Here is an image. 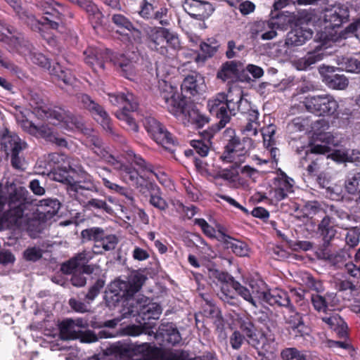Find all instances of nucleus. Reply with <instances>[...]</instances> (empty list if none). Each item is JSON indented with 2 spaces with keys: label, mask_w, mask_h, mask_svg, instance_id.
Listing matches in <instances>:
<instances>
[{
  "label": "nucleus",
  "mask_w": 360,
  "mask_h": 360,
  "mask_svg": "<svg viewBox=\"0 0 360 360\" xmlns=\"http://www.w3.org/2000/svg\"><path fill=\"white\" fill-rule=\"evenodd\" d=\"M145 277L141 274H135L131 276L128 281L117 280L111 283L108 290L105 292L104 300L106 306L112 309L120 302L124 306L130 307L131 297L141 289Z\"/></svg>",
  "instance_id": "obj_1"
},
{
  "label": "nucleus",
  "mask_w": 360,
  "mask_h": 360,
  "mask_svg": "<svg viewBox=\"0 0 360 360\" xmlns=\"http://www.w3.org/2000/svg\"><path fill=\"white\" fill-rule=\"evenodd\" d=\"M243 90L238 86L229 89L227 94L219 93L207 102V108L211 114L219 120V128H223L234 116L236 107L243 99Z\"/></svg>",
  "instance_id": "obj_2"
},
{
  "label": "nucleus",
  "mask_w": 360,
  "mask_h": 360,
  "mask_svg": "<svg viewBox=\"0 0 360 360\" xmlns=\"http://www.w3.org/2000/svg\"><path fill=\"white\" fill-rule=\"evenodd\" d=\"M143 30L148 47L161 55H167L169 49L176 51L180 48L178 35L169 29L163 27L147 26Z\"/></svg>",
  "instance_id": "obj_3"
},
{
  "label": "nucleus",
  "mask_w": 360,
  "mask_h": 360,
  "mask_svg": "<svg viewBox=\"0 0 360 360\" xmlns=\"http://www.w3.org/2000/svg\"><path fill=\"white\" fill-rule=\"evenodd\" d=\"M36 113L53 124H60L68 131L77 130L82 132L86 128L81 117L75 116L70 112L59 107L40 106L36 109Z\"/></svg>",
  "instance_id": "obj_4"
},
{
  "label": "nucleus",
  "mask_w": 360,
  "mask_h": 360,
  "mask_svg": "<svg viewBox=\"0 0 360 360\" xmlns=\"http://www.w3.org/2000/svg\"><path fill=\"white\" fill-rule=\"evenodd\" d=\"M162 314V308L160 304L151 302L146 297H142L137 300H133L130 307H124L122 310V319L136 316V321L141 325L147 324V321L157 320Z\"/></svg>",
  "instance_id": "obj_5"
},
{
  "label": "nucleus",
  "mask_w": 360,
  "mask_h": 360,
  "mask_svg": "<svg viewBox=\"0 0 360 360\" xmlns=\"http://www.w3.org/2000/svg\"><path fill=\"white\" fill-rule=\"evenodd\" d=\"M110 102L117 106H122V109L115 112L117 118L122 121L129 130L137 131L139 127L130 112H134L138 109L139 103L136 98L131 93H114L109 94Z\"/></svg>",
  "instance_id": "obj_6"
},
{
  "label": "nucleus",
  "mask_w": 360,
  "mask_h": 360,
  "mask_svg": "<svg viewBox=\"0 0 360 360\" xmlns=\"http://www.w3.org/2000/svg\"><path fill=\"white\" fill-rule=\"evenodd\" d=\"M42 12L44 16L41 22L37 20L33 15H30L25 11L21 13L20 12L18 15L20 18L31 25L32 29H37L39 32H41V27L44 26L58 30L59 25L63 23V16L68 13V9L63 4L56 2V5H52Z\"/></svg>",
  "instance_id": "obj_7"
},
{
  "label": "nucleus",
  "mask_w": 360,
  "mask_h": 360,
  "mask_svg": "<svg viewBox=\"0 0 360 360\" xmlns=\"http://www.w3.org/2000/svg\"><path fill=\"white\" fill-rule=\"evenodd\" d=\"M81 236L84 241H94L92 252L96 255L115 250L119 243V238L115 234L98 226L82 230Z\"/></svg>",
  "instance_id": "obj_8"
},
{
  "label": "nucleus",
  "mask_w": 360,
  "mask_h": 360,
  "mask_svg": "<svg viewBox=\"0 0 360 360\" xmlns=\"http://www.w3.org/2000/svg\"><path fill=\"white\" fill-rule=\"evenodd\" d=\"M82 320H77V322L72 319L63 321L59 325L60 338L64 340L80 339L82 342L92 343L98 341V338L112 337L111 333L105 330H101L98 335L91 330L82 333Z\"/></svg>",
  "instance_id": "obj_9"
},
{
  "label": "nucleus",
  "mask_w": 360,
  "mask_h": 360,
  "mask_svg": "<svg viewBox=\"0 0 360 360\" xmlns=\"http://www.w3.org/2000/svg\"><path fill=\"white\" fill-rule=\"evenodd\" d=\"M301 107L317 116L333 115L338 108V102L329 94L309 96L300 103Z\"/></svg>",
  "instance_id": "obj_10"
},
{
  "label": "nucleus",
  "mask_w": 360,
  "mask_h": 360,
  "mask_svg": "<svg viewBox=\"0 0 360 360\" xmlns=\"http://www.w3.org/2000/svg\"><path fill=\"white\" fill-rule=\"evenodd\" d=\"M240 329L246 335L248 342L259 351H268L269 343L274 341V337L264 333H257V329L253 322L249 318L240 319Z\"/></svg>",
  "instance_id": "obj_11"
},
{
  "label": "nucleus",
  "mask_w": 360,
  "mask_h": 360,
  "mask_svg": "<svg viewBox=\"0 0 360 360\" xmlns=\"http://www.w3.org/2000/svg\"><path fill=\"white\" fill-rule=\"evenodd\" d=\"M160 92L164 107L174 116L182 115L183 106L186 101L178 92L177 88L163 81L160 84Z\"/></svg>",
  "instance_id": "obj_12"
},
{
  "label": "nucleus",
  "mask_w": 360,
  "mask_h": 360,
  "mask_svg": "<svg viewBox=\"0 0 360 360\" xmlns=\"http://www.w3.org/2000/svg\"><path fill=\"white\" fill-rule=\"evenodd\" d=\"M209 276L211 278L219 282V289L217 292V297L225 304L235 306L238 303L236 291L232 286L233 278L229 274L217 269L210 270Z\"/></svg>",
  "instance_id": "obj_13"
},
{
  "label": "nucleus",
  "mask_w": 360,
  "mask_h": 360,
  "mask_svg": "<svg viewBox=\"0 0 360 360\" xmlns=\"http://www.w3.org/2000/svg\"><path fill=\"white\" fill-rule=\"evenodd\" d=\"M255 146V141L250 137H244L243 141L236 136L231 137L225 146V158L231 159L236 165L244 162L248 152Z\"/></svg>",
  "instance_id": "obj_14"
},
{
  "label": "nucleus",
  "mask_w": 360,
  "mask_h": 360,
  "mask_svg": "<svg viewBox=\"0 0 360 360\" xmlns=\"http://www.w3.org/2000/svg\"><path fill=\"white\" fill-rule=\"evenodd\" d=\"M77 98L81 106L89 110L94 119L101 124L106 131L110 134L113 133L110 118L101 105L96 103L86 94H78Z\"/></svg>",
  "instance_id": "obj_15"
},
{
  "label": "nucleus",
  "mask_w": 360,
  "mask_h": 360,
  "mask_svg": "<svg viewBox=\"0 0 360 360\" xmlns=\"http://www.w3.org/2000/svg\"><path fill=\"white\" fill-rule=\"evenodd\" d=\"M143 125L148 134L158 144L167 149L175 144L172 135L154 117H146Z\"/></svg>",
  "instance_id": "obj_16"
},
{
  "label": "nucleus",
  "mask_w": 360,
  "mask_h": 360,
  "mask_svg": "<svg viewBox=\"0 0 360 360\" xmlns=\"http://www.w3.org/2000/svg\"><path fill=\"white\" fill-rule=\"evenodd\" d=\"M330 148L326 145L316 144L304 152L305 155L300 159V166L305 169L309 175H314L319 169L320 162L324 160L325 155L329 153Z\"/></svg>",
  "instance_id": "obj_17"
},
{
  "label": "nucleus",
  "mask_w": 360,
  "mask_h": 360,
  "mask_svg": "<svg viewBox=\"0 0 360 360\" xmlns=\"http://www.w3.org/2000/svg\"><path fill=\"white\" fill-rule=\"evenodd\" d=\"M264 282L252 281L249 283V288L242 285L239 282L232 281L233 288L238 295L242 297L245 301L248 302L255 307H257L261 302L262 296L259 294L262 292V286Z\"/></svg>",
  "instance_id": "obj_18"
},
{
  "label": "nucleus",
  "mask_w": 360,
  "mask_h": 360,
  "mask_svg": "<svg viewBox=\"0 0 360 360\" xmlns=\"http://www.w3.org/2000/svg\"><path fill=\"white\" fill-rule=\"evenodd\" d=\"M151 345L150 343L143 342L141 344H136L134 347L131 348L129 344L122 342H117L111 345L106 349V354L115 356V358L120 359H125L131 356L132 354V350H134L137 353L147 355L151 351Z\"/></svg>",
  "instance_id": "obj_19"
},
{
  "label": "nucleus",
  "mask_w": 360,
  "mask_h": 360,
  "mask_svg": "<svg viewBox=\"0 0 360 360\" xmlns=\"http://www.w3.org/2000/svg\"><path fill=\"white\" fill-rule=\"evenodd\" d=\"M183 8L192 18L198 20L208 18L214 11L213 5L204 0H184Z\"/></svg>",
  "instance_id": "obj_20"
},
{
  "label": "nucleus",
  "mask_w": 360,
  "mask_h": 360,
  "mask_svg": "<svg viewBox=\"0 0 360 360\" xmlns=\"http://www.w3.org/2000/svg\"><path fill=\"white\" fill-rule=\"evenodd\" d=\"M182 111V115L175 117L181 120L185 125L191 124L197 128H202L210 122L209 117L201 112L195 105L188 104L186 101Z\"/></svg>",
  "instance_id": "obj_21"
},
{
  "label": "nucleus",
  "mask_w": 360,
  "mask_h": 360,
  "mask_svg": "<svg viewBox=\"0 0 360 360\" xmlns=\"http://www.w3.org/2000/svg\"><path fill=\"white\" fill-rule=\"evenodd\" d=\"M259 294L262 296L261 302H265L271 306L277 305L278 307L292 308L289 295L283 290L279 288L266 290V285L264 283L262 292Z\"/></svg>",
  "instance_id": "obj_22"
},
{
  "label": "nucleus",
  "mask_w": 360,
  "mask_h": 360,
  "mask_svg": "<svg viewBox=\"0 0 360 360\" xmlns=\"http://www.w3.org/2000/svg\"><path fill=\"white\" fill-rule=\"evenodd\" d=\"M348 18L349 10L347 6L342 4L335 5L325 11L323 16L325 27L331 29L339 27L348 20Z\"/></svg>",
  "instance_id": "obj_23"
},
{
  "label": "nucleus",
  "mask_w": 360,
  "mask_h": 360,
  "mask_svg": "<svg viewBox=\"0 0 360 360\" xmlns=\"http://www.w3.org/2000/svg\"><path fill=\"white\" fill-rule=\"evenodd\" d=\"M82 133L86 136L85 144L103 161L108 163L113 160V156L103 146V143L96 134L91 129L86 127Z\"/></svg>",
  "instance_id": "obj_24"
},
{
  "label": "nucleus",
  "mask_w": 360,
  "mask_h": 360,
  "mask_svg": "<svg viewBox=\"0 0 360 360\" xmlns=\"http://www.w3.org/2000/svg\"><path fill=\"white\" fill-rule=\"evenodd\" d=\"M70 195L80 202H85L89 196L87 192L98 193L99 189L97 184H91L88 181H76L73 179L70 187H67Z\"/></svg>",
  "instance_id": "obj_25"
},
{
  "label": "nucleus",
  "mask_w": 360,
  "mask_h": 360,
  "mask_svg": "<svg viewBox=\"0 0 360 360\" xmlns=\"http://www.w3.org/2000/svg\"><path fill=\"white\" fill-rule=\"evenodd\" d=\"M1 146L7 153H20L26 146V143L15 133L4 129L0 131Z\"/></svg>",
  "instance_id": "obj_26"
},
{
  "label": "nucleus",
  "mask_w": 360,
  "mask_h": 360,
  "mask_svg": "<svg viewBox=\"0 0 360 360\" xmlns=\"http://www.w3.org/2000/svg\"><path fill=\"white\" fill-rule=\"evenodd\" d=\"M217 239L224 244L225 248L231 249L236 255L239 257L248 256L250 248L245 242L226 235L221 231H218Z\"/></svg>",
  "instance_id": "obj_27"
},
{
  "label": "nucleus",
  "mask_w": 360,
  "mask_h": 360,
  "mask_svg": "<svg viewBox=\"0 0 360 360\" xmlns=\"http://www.w3.org/2000/svg\"><path fill=\"white\" fill-rule=\"evenodd\" d=\"M108 163L112 165L115 169L119 171L120 175L124 181L131 185L138 184L140 174L132 166L123 164L115 156H113V160H109Z\"/></svg>",
  "instance_id": "obj_28"
},
{
  "label": "nucleus",
  "mask_w": 360,
  "mask_h": 360,
  "mask_svg": "<svg viewBox=\"0 0 360 360\" xmlns=\"http://www.w3.org/2000/svg\"><path fill=\"white\" fill-rule=\"evenodd\" d=\"M74 160L65 154L53 153L46 157L44 167L48 173L61 167H69L76 171L77 168L74 167Z\"/></svg>",
  "instance_id": "obj_29"
},
{
  "label": "nucleus",
  "mask_w": 360,
  "mask_h": 360,
  "mask_svg": "<svg viewBox=\"0 0 360 360\" xmlns=\"http://www.w3.org/2000/svg\"><path fill=\"white\" fill-rule=\"evenodd\" d=\"M250 37L253 39L270 40L276 37L277 32L271 25L270 20L257 21L252 24L250 29Z\"/></svg>",
  "instance_id": "obj_30"
},
{
  "label": "nucleus",
  "mask_w": 360,
  "mask_h": 360,
  "mask_svg": "<svg viewBox=\"0 0 360 360\" xmlns=\"http://www.w3.org/2000/svg\"><path fill=\"white\" fill-rule=\"evenodd\" d=\"M336 301V295L333 292H327L325 295L313 293L311 295V302L315 311L318 313L324 314L327 311H330V307L335 305Z\"/></svg>",
  "instance_id": "obj_31"
},
{
  "label": "nucleus",
  "mask_w": 360,
  "mask_h": 360,
  "mask_svg": "<svg viewBox=\"0 0 360 360\" xmlns=\"http://www.w3.org/2000/svg\"><path fill=\"white\" fill-rule=\"evenodd\" d=\"M317 233L323 240V246L328 248L337 233L332 217L326 215L318 224Z\"/></svg>",
  "instance_id": "obj_32"
},
{
  "label": "nucleus",
  "mask_w": 360,
  "mask_h": 360,
  "mask_svg": "<svg viewBox=\"0 0 360 360\" xmlns=\"http://www.w3.org/2000/svg\"><path fill=\"white\" fill-rule=\"evenodd\" d=\"M323 46L318 45L313 51H309L304 57L295 62L296 68L299 70H306L311 65L321 60L325 56Z\"/></svg>",
  "instance_id": "obj_33"
},
{
  "label": "nucleus",
  "mask_w": 360,
  "mask_h": 360,
  "mask_svg": "<svg viewBox=\"0 0 360 360\" xmlns=\"http://www.w3.org/2000/svg\"><path fill=\"white\" fill-rule=\"evenodd\" d=\"M321 320L340 338L347 335V325L338 313L327 311L321 316Z\"/></svg>",
  "instance_id": "obj_34"
},
{
  "label": "nucleus",
  "mask_w": 360,
  "mask_h": 360,
  "mask_svg": "<svg viewBox=\"0 0 360 360\" xmlns=\"http://www.w3.org/2000/svg\"><path fill=\"white\" fill-rule=\"evenodd\" d=\"M92 252L89 251H83L82 252L79 253L74 259H71L68 264H64L62 267L63 271H65L66 273H72V269H77L79 266H83L82 267V274L84 273L90 274L93 271V268L91 266L86 265L84 264L87 263L92 258Z\"/></svg>",
  "instance_id": "obj_35"
},
{
  "label": "nucleus",
  "mask_w": 360,
  "mask_h": 360,
  "mask_svg": "<svg viewBox=\"0 0 360 360\" xmlns=\"http://www.w3.org/2000/svg\"><path fill=\"white\" fill-rule=\"evenodd\" d=\"M204 78L199 74L188 75L183 81L181 89L192 96L200 94L205 89Z\"/></svg>",
  "instance_id": "obj_36"
},
{
  "label": "nucleus",
  "mask_w": 360,
  "mask_h": 360,
  "mask_svg": "<svg viewBox=\"0 0 360 360\" xmlns=\"http://www.w3.org/2000/svg\"><path fill=\"white\" fill-rule=\"evenodd\" d=\"M240 65L241 63L238 61H226L221 65L217 72V77L223 82H233L238 77Z\"/></svg>",
  "instance_id": "obj_37"
},
{
  "label": "nucleus",
  "mask_w": 360,
  "mask_h": 360,
  "mask_svg": "<svg viewBox=\"0 0 360 360\" xmlns=\"http://www.w3.org/2000/svg\"><path fill=\"white\" fill-rule=\"evenodd\" d=\"M312 34L313 32L309 29L296 27L288 33L285 44L288 46H302L312 37Z\"/></svg>",
  "instance_id": "obj_38"
},
{
  "label": "nucleus",
  "mask_w": 360,
  "mask_h": 360,
  "mask_svg": "<svg viewBox=\"0 0 360 360\" xmlns=\"http://www.w3.org/2000/svg\"><path fill=\"white\" fill-rule=\"evenodd\" d=\"M7 49L11 52H17L28 60L34 51L32 44L23 37L14 36L10 39Z\"/></svg>",
  "instance_id": "obj_39"
},
{
  "label": "nucleus",
  "mask_w": 360,
  "mask_h": 360,
  "mask_svg": "<svg viewBox=\"0 0 360 360\" xmlns=\"http://www.w3.org/2000/svg\"><path fill=\"white\" fill-rule=\"evenodd\" d=\"M84 60L86 64L90 65L94 70L98 71L104 70L105 55L101 50L89 47L84 51Z\"/></svg>",
  "instance_id": "obj_40"
},
{
  "label": "nucleus",
  "mask_w": 360,
  "mask_h": 360,
  "mask_svg": "<svg viewBox=\"0 0 360 360\" xmlns=\"http://www.w3.org/2000/svg\"><path fill=\"white\" fill-rule=\"evenodd\" d=\"M289 314L285 316V322L295 333L296 336H303L307 333V327L304 323L301 314L295 310V307L288 308Z\"/></svg>",
  "instance_id": "obj_41"
},
{
  "label": "nucleus",
  "mask_w": 360,
  "mask_h": 360,
  "mask_svg": "<svg viewBox=\"0 0 360 360\" xmlns=\"http://www.w3.org/2000/svg\"><path fill=\"white\" fill-rule=\"evenodd\" d=\"M133 154V162L139 167L142 172H148L153 174L157 180L162 184H165L167 180V176L165 172L155 169L154 167L148 163L141 156L136 155L131 152Z\"/></svg>",
  "instance_id": "obj_42"
},
{
  "label": "nucleus",
  "mask_w": 360,
  "mask_h": 360,
  "mask_svg": "<svg viewBox=\"0 0 360 360\" xmlns=\"http://www.w3.org/2000/svg\"><path fill=\"white\" fill-rule=\"evenodd\" d=\"M344 186L347 193L355 197L356 205H360V172L349 174Z\"/></svg>",
  "instance_id": "obj_43"
},
{
  "label": "nucleus",
  "mask_w": 360,
  "mask_h": 360,
  "mask_svg": "<svg viewBox=\"0 0 360 360\" xmlns=\"http://www.w3.org/2000/svg\"><path fill=\"white\" fill-rule=\"evenodd\" d=\"M159 330L164 340L172 345H177L181 340L177 328L172 323H162L159 327Z\"/></svg>",
  "instance_id": "obj_44"
},
{
  "label": "nucleus",
  "mask_w": 360,
  "mask_h": 360,
  "mask_svg": "<svg viewBox=\"0 0 360 360\" xmlns=\"http://www.w3.org/2000/svg\"><path fill=\"white\" fill-rule=\"evenodd\" d=\"M271 15L269 20L272 28L276 31V30H286L294 22V17L289 12H278L275 15L271 13Z\"/></svg>",
  "instance_id": "obj_45"
},
{
  "label": "nucleus",
  "mask_w": 360,
  "mask_h": 360,
  "mask_svg": "<svg viewBox=\"0 0 360 360\" xmlns=\"http://www.w3.org/2000/svg\"><path fill=\"white\" fill-rule=\"evenodd\" d=\"M323 82L330 89L342 90L349 84L348 79L344 75L326 74L323 75Z\"/></svg>",
  "instance_id": "obj_46"
},
{
  "label": "nucleus",
  "mask_w": 360,
  "mask_h": 360,
  "mask_svg": "<svg viewBox=\"0 0 360 360\" xmlns=\"http://www.w3.org/2000/svg\"><path fill=\"white\" fill-rule=\"evenodd\" d=\"M134 57L121 54L115 61V64L120 67L123 72V76L131 79V77L135 73Z\"/></svg>",
  "instance_id": "obj_47"
},
{
  "label": "nucleus",
  "mask_w": 360,
  "mask_h": 360,
  "mask_svg": "<svg viewBox=\"0 0 360 360\" xmlns=\"http://www.w3.org/2000/svg\"><path fill=\"white\" fill-rule=\"evenodd\" d=\"M49 73L59 80L63 82L65 84H72L75 81V77L71 71L68 69L63 68L59 63H56L53 65H50V68H47Z\"/></svg>",
  "instance_id": "obj_48"
},
{
  "label": "nucleus",
  "mask_w": 360,
  "mask_h": 360,
  "mask_svg": "<svg viewBox=\"0 0 360 360\" xmlns=\"http://www.w3.org/2000/svg\"><path fill=\"white\" fill-rule=\"evenodd\" d=\"M70 171L73 172V170L69 167H61L49 172L48 175L53 180L65 184L67 185V187H70L74 179V178L70 175Z\"/></svg>",
  "instance_id": "obj_49"
},
{
  "label": "nucleus",
  "mask_w": 360,
  "mask_h": 360,
  "mask_svg": "<svg viewBox=\"0 0 360 360\" xmlns=\"http://www.w3.org/2000/svg\"><path fill=\"white\" fill-rule=\"evenodd\" d=\"M323 258L330 264L340 267L345 264L347 258L349 257L348 252L345 250H340L335 252H323Z\"/></svg>",
  "instance_id": "obj_50"
},
{
  "label": "nucleus",
  "mask_w": 360,
  "mask_h": 360,
  "mask_svg": "<svg viewBox=\"0 0 360 360\" xmlns=\"http://www.w3.org/2000/svg\"><path fill=\"white\" fill-rule=\"evenodd\" d=\"M205 133L206 134V136L205 137V140H192L190 143L195 153L201 157H206L208 155L210 150V140L213 136L211 132L205 131Z\"/></svg>",
  "instance_id": "obj_51"
},
{
  "label": "nucleus",
  "mask_w": 360,
  "mask_h": 360,
  "mask_svg": "<svg viewBox=\"0 0 360 360\" xmlns=\"http://www.w3.org/2000/svg\"><path fill=\"white\" fill-rule=\"evenodd\" d=\"M162 192L158 186L153 187L150 193V204L160 211H165L168 208V203L163 198Z\"/></svg>",
  "instance_id": "obj_52"
},
{
  "label": "nucleus",
  "mask_w": 360,
  "mask_h": 360,
  "mask_svg": "<svg viewBox=\"0 0 360 360\" xmlns=\"http://www.w3.org/2000/svg\"><path fill=\"white\" fill-rule=\"evenodd\" d=\"M88 13L89 17L99 20L102 15L97 6L89 0H70Z\"/></svg>",
  "instance_id": "obj_53"
},
{
  "label": "nucleus",
  "mask_w": 360,
  "mask_h": 360,
  "mask_svg": "<svg viewBox=\"0 0 360 360\" xmlns=\"http://www.w3.org/2000/svg\"><path fill=\"white\" fill-rule=\"evenodd\" d=\"M112 22L121 30L133 31L135 27L129 18L120 13L113 14L111 17Z\"/></svg>",
  "instance_id": "obj_54"
},
{
  "label": "nucleus",
  "mask_w": 360,
  "mask_h": 360,
  "mask_svg": "<svg viewBox=\"0 0 360 360\" xmlns=\"http://www.w3.org/2000/svg\"><path fill=\"white\" fill-rule=\"evenodd\" d=\"M239 167L232 165L229 168L221 169L217 173V176L230 183L236 182L238 179Z\"/></svg>",
  "instance_id": "obj_55"
},
{
  "label": "nucleus",
  "mask_w": 360,
  "mask_h": 360,
  "mask_svg": "<svg viewBox=\"0 0 360 360\" xmlns=\"http://www.w3.org/2000/svg\"><path fill=\"white\" fill-rule=\"evenodd\" d=\"M293 179L282 172L280 176L274 179V186L281 187L285 191L292 193L293 191Z\"/></svg>",
  "instance_id": "obj_56"
},
{
  "label": "nucleus",
  "mask_w": 360,
  "mask_h": 360,
  "mask_svg": "<svg viewBox=\"0 0 360 360\" xmlns=\"http://www.w3.org/2000/svg\"><path fill=\"white\" fill-rule=\"evenodd\" d=\"M150 20L157 21L162 27L169 26L170 20L168 16V9L166 7H160L155 10L152 19Z\"/></svg>",
  "instance_id": "obj_57"
},
{
  "label": "nucleus",
  "mask_w": 360,
  "mask_h": 360,
  "mask_svg": "<svg viewBox=\"0 0 360 360\" xmlns=\"http://www.w3.org/2000/svg\"><path fill=\"white\" fill-rule=\"evenodd\" d=\"M345 268L351 276L360 278V248L355 255L354 262L346 264Z\"/></svg>",
  "instance_id": "obj_58"
},
{
  "label": "nucleus",
  "mask_w": 360,
  "mask_h": 360,
  "mask_svg": "<svg viewBox=\"0 0 360 360\" xmlns=\"http://www.w3.org/2000/svg\"><path fill=\"white\" fill-rule=\"evenodd\" d=\"M276 131V127L274 124H269L262 130V136L264 141V145L266 148H270L274 144V134Z\"/></svg>",
  "instance_id": "obj_59"
},
{
  "label": "nucleus",
  "mask_w": 360,
  "mask_h": 360,
  "mask_svg": "<svg viewBox=\"0 0 360 360\" xmlns=\"http://www.w3.org/2000/svg\"><path fill=\"white\" fill-rule=\"evenodd\" d=\"M16 33V30L10 26L0 21V41L5 43L7 46L10 43V39H13Z\"/></svg>",
  "instance_id": "obj_60"
},
{
  "label": "nucleus",
  "mask_w": 360,
  "mask_h": 360,
  "mask_svg": "<svg viewBox=\"0 0 360 360\" xmlns=\"http://www.w3.org/2000/svg\"><path fill=\"white\" fill-rule=\"evenodd\" d=\"M105 282L101 280H97L95 283L89 289L85 297L87 302H92L99 294L101 290L104 287Z\"/></svg>",
  "instance_id": "obj_61"
},
{
  "label": "nucleus",
  "mask_w": 360,
  "mask_h": 360,
  "mask_svg": "<svg viewBox=\"0 0 360 360\" xmlns=\"http://www.w3.org/2000/svg\"><path fill=\"white\" fill-rule=\"evenodd\" d=\"M86 205L96 210H102L108 214H112L113 212L112 208L108 205L105 200L101 199L91 198L87 202Z\"/></svg>",
  "instance_id": "obj_62"
},
{
  "label": "nucleus",
  "mask_w": 360,
  "mask_h": 360,
  "mask_svg": "<svg viewBox=\"0 0 360 360\" xmlns=\"http://www.w3.org/2000/svg\"><path fill=\"white\" fill-rule=\"evenodd\" d=\"M155 7L146 0H143L140 6L139 15L146 20H150L155 12Z\"/></svg>",
  "instance_id": "obj_63"
},
{
  "label": "nucleus",
  "mask_w": 360,
  "mask_h": 360,
  "mask_svg": "<svg viewBox=\"0 0 360 360\" xmlns=\"http://www.w3.org/2000/svg\"><path fill=\"white\" fill-rule=\"evenodd\" d=\"M307 124V121L302 117L294 118L290 123L288 125V131L290 133H295L305 130V127Z\"/></svg>",
  "instance_id": "obj_64"
}]
</instances>
